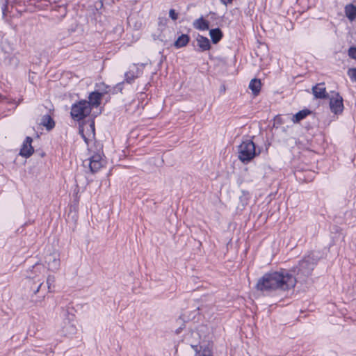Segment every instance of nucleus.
<instances>
[{"mask_svg": "<svg viewBox=\"0 0 356 356\" xmlns=\"http://www.w3.org/2000/svg\"><path fill=\"white\" fill-rule=\"evenodd\" d=\"M297 278L288 270L282 269L264 274L257 281L256 288L261 291H287L296 286Z\"/></svg>", "mask_w": 356, "mask_h": 356, "instance_id": "1", "label": "nucleus"}, {"mask_svg": "<svg viewBox=\"0 0 356 356\" xmlns=\"http://www.w3.org/2000/svg\"><path fill=\"white\" fill-rule=\"evenodd\" d=\"M319 259L318 255L314 252H312L304 257L294 270V272H296L297 278L304 280L310 276Z\"/></svg>", "mask_w": 356, "mask_h": 356, "instance_id": "2", "label": "nucleus"}, {"mask_svg": "<svg viewBox=\"0 0 356 356\" xmlns=\"http://www.w3.org/2000/svg\"><path fill=\"white\" fill-rule=\"evenodd\" d=\"M238 158L243 163H248L261 154V148L257 147L250 138L244 139L238 147Z\"/></svg>", "mask_w": 356, "mask_h": 356, "instance_id": "3", "label": "nucleus"}, {"mask_svg": "<svg viewBox=\"0 0 356 356\" xmlns=\"http://www.w3.org/2000/svg\"><path fill=\"white\" fill-rule=\"evenodd\" d=\"M92 108L86 100H81L72 106L71 116L76 121L83 120L91 113Z\"/></svg>", "mask_w": 356, "mask_h": 356, "instance_id": "4", "label": "nucleus"}, {"mask_svg": "<svg viewBox=\"0 0 356 356\" xmlns=\"http://www.w3.org/2000/svg\"><path fill=\"white\" fill-rule=\"evenodd\" d=\"M343 101V97L338 92L330 98L329 104L332 113L339 115L343 112L344 108Z\"/></svg>", "mask_w": 356, "mask_h": 356, "instance_id": "5", "label": "nucleus"}, {"mask_svg": "<svg viewBox=\"0 0 356 356\" xmlns=\"http://www.w3.org/2000/svg\"><path fill=\"white\" fill-rule=\"evenodd\" d=\"M71 317L72 318H68L65 319L63 323L61 332L62 334L66 337H71L76 332V325L73 323L74 316L72 315Z\"/></svg>", "mask_w": 356, "mask_h": 356, "instance_id": "6", "label": "nucleus"}, {"mask_svg": "<svg viewBox=\"0 0 356 356\" xmlns=\"http://www.w3.org/2000/svg\"><path fill=\"white\" fill-rule=\"evenodd\" d=\"M33 139L30 136H27L24 141L19 154L25 158H29L34 152V149L32 146Z\"/></svg>", "mask_w": 356, "mask_h": 356, "instance_id": "7", "label": "nucleus"}, {"mask_svg": "<svg viewBox=\"0 0 356 356\" xmlns=\"http://www.w3.org/2000/svg\"><path fill=\"white\" fill-rule=\"evenodd\" d=\"M312 93L316 99H327L329 95L326 91L325 83H319L312 87Z\"/></svg>", "mask_w": 356, "mask_h": 356, "instance_id": "8", "label": "nucleus"}, {"mask_svg": "<svg viewBox=\"0 0 356 356\" xmlns=\"http://www.w3.org/2000/svg\"><path fill=\"white\" fill-rule=\"evenodd\" d=\"M88 165L91 172H97L103 166V161H102L101 156L97 154L92 156L90 158Z\"/></svg>", "mask_w": 356, "mask_h": 356, "instance_id": "9", "label": "nucleus"}, {"mask_svg": "<svg viewBox=\"0 0 356 356\" xmlns=\"http://www.w3.org/2000/svg\"><path fill=\"white\" fill-rule=\"evenodd\" d=\"M44 266L42 264L36 263L30 270L27 271L26 277L32 280L36 279L39 277V275L44 273Z\"/></svg>", "mask_w": 356, "mask_h": 356, "instance_id": "10", "label": "nucleus"}, {"mask_svg": "<svg viewBox=\"0 0 356 356\" xmlns=\"http://www.w3.org/2000/svg\"><path fill=\"white\" fill-rule=\"evenodd\" d=\"M197 45L199 47L198 51L203 52L211 49V45L209 40L202 35L198 34L196 38Z\"/></svg>", "mask_w": 356, "mask_h": 356, "instance_id": "11", "label": "nucleus"}, {"mask_svg": "<svg viewBox=\"0 0 356 356\" xmlns=\"http://www.w3.org/2000/svg\"><path fill=\"white\" fill-rule=\"evenodd\" d=\"M102 98V94L99 93V92L94 91L92 92L89 96L88 103H89L90 106L92 107H97L101 104V99Z\"/></svg>", "mask_w": 356, "mask_h": 356, "instance_id": "12", "label": "nucleus"}, {"mask_svg": "<svg viewBox=\"0 0 356 356\" xmlns=\"http://www.w3.org/2000/svg\"><path fill=\"white\" fill-rule=\"evenodd\" d=\"M122 83H118L115 87L111 88L109 86H107L102 83L99 86V90H101L99 93H102L103 96L104 94H107L109 92L115 93L117 90H120L121 92L122 90Z\"/></svg>", "mask_w": 356, "mask_h": 356, "instance_id": "13", "label": "nucleus"}, {"mask_svg": "<svg viewBox=\"0 0 356 356\" xmlns=\"http://www.w3.org/2000/svg\"><path fill=\"white\" fill-rule=\"evenodd\" d=\"M193 26L195 29L206 31L209 29V22L204 19L203 17H200L193 22Z\"/></svg>", "mask_w": 356, "mask_h": 356, "instance_id": "14", "label": "nucleus"}, {"mask_svg": "<svg viewBox=\"0 0 356 356\" xmlns=\"http://www.w3.org/2000/svg\"><path fill=\"white\" fill-rule=\"evenodd\" d=\"M40 124L44 127L47 131H51L55 127V122L49 115L47 114L42 117Z\"/></svg>", "mask_w": 356, "mask_h": 356, "instance_id": "15", "label": "nucleus"}, {"mask_svg": "<svg viewBox=\"0 0 356 356\" xmlns=\"http://www.w3.org/2000/svg\"><path fill=\"white\" fill-rule=\"evenodd\" d=\"M190 41V37L187 34H181L175 41L174 46L177 49H179L186 47Z\"/></svg>", "mask_w": 356, "mask_h": 356, "instance_id": "16", "label": "nucleus"}, {"mask_svg": "<svg viewBox=\"0 0 356 356\" xmlns=\"http://www.w3.org/2000/svg\"><path fill=\"white\" fill-rule=\"evenodd\" d=\"M209 35L213 44L218 43L223 37V33L220 29L216 28L209 31Z\"/></svg>", "mask_w": 356, "mask_h": 356, "instance_id": "17", "label": "nucleus"}, {"mask_svg": "<svg viewBox=\"0 0 356 356\" xmlns=\"http://www.w3.org/2000/svg\"><path fill=\"white\" fill-rule=\"evenodd\" d=\"M346 16L350 21H353L356 19V6L352 3L346 5L345 7Z\"/></svg>", "mask_w": 356, "mask_h": 356, "instance_id": "18", "label": "nucleus"}, {"mask_svg": "<svg viewBox=\"0 0 356 356\" xmlns=\"http://www.w3.org/2000/svg\"><path fill=\"white\" fill-rule=\"evenodd\" d=\"M311 113L312 111L310 110L303 109L295 114L293 116L292 120L294 123H298Z\"/></svg>", "mask_w": 356, "mask_h": 356, "instance_id": "19", "label": "nucleus"}, {"mask_svg": "<svg viewBox=\"0 0 356 356\" xmlns=\"http://www.w3.org/2000/svg\"><path fill=\"white\" fill-rule=\"evenodd\" d=\"M261 81L257 79H253L250 81L249 88L252 90L254 95H257L261 90Z\"/></svg>", "mask_w": 356, "mask_h": 356, "instance_id": "20", "label": "nucleus"}, {"mask_svg": "<svg viewBox=\"0 0 356 356\" xmlns=\"http://www.w3.org/2000/svg\"><path fill=\"white\" fill-rule=\"evenodd\" d=\"M136 77L134 72L129 71L125 73V81L128 83H131Z\"/></svg>", "mask_w": 356, "mask_h": 356, "instance_id": "21", "label": "nucleus"}, {"mask_svg": "<svg viewBox=\"0 0 356 356\" xmlns=\"http://www.w3.org/2000/svg\"><path fill=\"white\" fill-rule=\"evenodd\" d=\"M49 260H51V258H49ZM48 265L49 268H51L52 269H57L59 266V260L54 257L52 259V262H51L50 261H48Z\"/></svg>", "mask_w": 356, "mask_h": 356, "instance_id": "22", "label": "nucleus"}, {"mask_svg": "<svg viewBox=\"0 0 356 356\" xmlns=\"http://www.w3.org/2000/svg\"><path fill=\"white\" fill-rule=\"evenodd\" d=\"M347 74L352 81L356 82V68H350Z\"/></svg>", "mask_w": 356, "mask_h": 356, "instance_id": "23", "label": "nucleus"}, {"mask_svg": "<svg viewBox=\"0 0 356 356\" xmlns=\"http://www.w3.org/2000/svg\"><path fill=\"white\" fill-rule=\"evenodd\" d=\"M348 56L354 60H356V47H350L348 51Z\"/></svg>", "mask_w": 356, "mask_h": 356, "instance_id": "24", "label": "nucleus"}, {"mask_svg": "<svg viewBox=\"0 0 356 356\" xmlns=\"http://www.w3.org/2000/svg\"><path fill=\"white\" fill-rule=\"evenodd\" d=\"M55 282V277L54 275H49L47 278V284L49 290L50 291L51 287Z\"/></svg>", "mask_w": 356, "mask_h": 356, "instance_id": "25", "label": "nucleus"}, {"mask_svg": "<svg viewBox=\"0 0 356 356\" xmlns=\"http://www.w3.org/2000/svg\"><path fill=\"white\" fill-rule=\"evenodd\" d=\"M169 16L172 20H177L178 18V13L174 9H170L169 11Z\"/></svg>", "mask_w": 356, "mask_h": 356, "instance_id": "26", "label": "nucleus"}, {"mask_svg": "<svg viewBox=\"0 0 356 356\" xmlns=\"http://www.w3.org/2000/svg\"><path fill=\"white\" fill-rule=\"evenodd\" d=\"M200 356H213L211 354V351L209 348H204L200 355Z\"/></svg>", "mask_w": 356, "mask_h": 356, "instance_id": "27", "label": "nucleus"}, {"mask_svg": "<svg viewBox=\"0 0 356 356\" xmlns=\"http://www.w3.org/2000/svg\"><path fill=\"white\" fill-rule=\"evenodd\" d=\"M7 10H8V5H7V1H6L5 3H3V7H2L3 17H5L6 16Z\"/></svg>", "mask_w": 356, "mask_h": 356, "instance_id": "28", "label": "nucleus"}, {"mask_svg": "<svg viewBox=\"0 0 356 356\" xmlns=\"http://www.w3.org/2000/svg\"><path fill=\"white\" fill-rule=\"evenodd\" d=\"M37 281H38V282H40V284L38 285V286L36 288V289H35V290H34V293H35H35H37L39 291V290L41 289V287H42V284H43V282H41V281H42V279L38 278Z\"/></svg>", "mask_w": 356, "mask_h": 356, "instance_id": "29", "label": "nucleus"}, {"mask_svg": "<svg viewBox=\"0 0 356 356\" xmlns=\"http://www.w3.org/2000/svg\"><path fill=\"white\" fill-rule=\"evenodd\" d=\"M191 347L194 349L195 351L199 352V346L198 345H192Z\"/></svg>", "mask_w": 356, "mask_h": 356, "instance_id": "30", "label": "nucleus"}, {"mask_svg": "<svg viewBox=\"0 0 356 356\" xmlns=\"http://www.w3.org/2000/svg\"><path fill=\"white\" fill-rule=\"evenodd\" d=\"M233 0H221L222 3L225 5H227V3H231Z\"/></svg>", "mask_w": 356, "mask_h": 356, "instance_id": "31", "label": "nucleus"}, {"mask_svg": "<svg viewBox=\"0 0 356 356\" xmlns=\"http://www.w3.org/2000/svg\"><path fill=\"white\" fill-rule=\"evenodd\" d=\"M90 127L91 128V129L92 130V131L94 132L95 131V122L94 121H92L90 124Z\"/></svg>", "mask_w": 356, "mask_h": 356, "instance_id": "32", "label": "nucleus"}, {"mask_svg": "<svg viewBox=\"0 0 356 356\" xmlns=\"http://www.w3.org/2000/svg\"><path fill=\"white\" fill-rule=\"evenodd\" d=\"M79 134L81 135V136H83V129H81L79 128Z\"/></svg>", "mask_w": 356, "mask_h": 356, "instance_id": "33", "label": "nucleus"}, {"mask_svg": "<svg viewBox=\"0 0 356 356\" xmlns=\"http://www.w3.org/2000/svg\"><path fill=\"white\" fill-rule=\"evenodd\" d=\"M82 138H83L86 143H88V138L85 136L84 134H83Z\"/></svg>", "mask_w": 356, "mask_h": 356, "instance_id": "34", "label": "nucleus"}]
</instances>
